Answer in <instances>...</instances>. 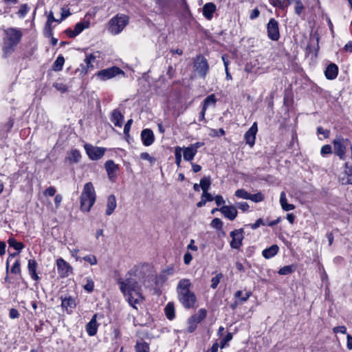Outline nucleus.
<instances>
[{
    "instance_id": "72a5a7b5",
    "label": "nucleus",
    "mask_w": 352,
    "mask_h": 352,
    "mask_svg": "<svg viewBox=\"0 0 352 352\" xmlns=\"http://www.w3.org/2000/svg\"><path fill=\"white\" fill-rule=\"evenodd\" d=\"M296 270V267L293 265H285L283 267H281L278 273L280 274V275H288V274H290L292 273H293Z\"/></svg>"
},
{
    "instance_id": "7ed1b4c3",
    "label": "nucleus",
    "mask_w": 352,
    "mask_h": 352,
    "mask_svg": "<svg viewBox=\"0 0 352 352\" xmlns=\"http://www.w3.org/2000/svg\"><path fill=\"white\" fill-rule=\"evenodd\" d=\"M96 195L91 182H87L84 185L80 197V210L84 212L90 211L96 202Z\"/></svg>"
},
{
    "instance_id": "f03ea898",
    "label": "nucleus",
    "mask_w": 352,
    "mask_h": 352,
    "mask_svg": "<svg viewBox=\"0 0 352 352\" xmlns=\"http://www.w3.org/2000/svg\"><path fill=\"white\" fill-rule=\"evenodd\" d=\"M191 285L189 279L184 278L179 281L177 287L179 301L186 309L193 308L197 301L195 293L190 289Z\"/></svg>"
},
{
    "instance_id": "58836bf2",
    "label": "nucleus",
    "mask_w": 352,
    "mask_h": 352,
    "mask_svg": "<svg viewBox=\"0 0 352 352\" xmlns=\"http://www.w3.org/2000/svg\"><path fill=\"white\" fill-rule=\"evenodd\" d=\"M152 271V267L150 265L148 264H142V265H138L137 267V270H135V273H146L147 272H151Z\"/></svg>"
},
{
    "instance_id": "09e8293b",
    "label": "nucleus",
    "mask_w": 352,
    "mask_h": 352,
    "mask_svg": "<svg viewBox=\"0 0 352 352\" xmlns=\"http://www.w3.org/2000/svg\"><path fill=\"white\" fill-rule=\"evenodd\" d=\"M216 103V99L214 95L211 94L207 96L204 101V106L207 108L210 104H214Z\"/></svg>"
},
{
    "instance_id": "b1692460",
    "label": "nucleus",
    "mask_w": 352,
    "mask_h": 352,
    "mask_svg": "<svg viewBox=\"0 0 352 352\" xmlns=\"http://www.w3.org/2000/svg\"><path fill=\"white\" fill-rule=\"evenodd\" d=\"M279 248L277 245H272L270 248L263 250L262 254L266 259L274 257L278 252Z\"/></svg>"
},
{
    "instance_id": "f3484780",
    "label": "nucleus",
    "mask_w": 352,
    "mask_h": 352,
    "mask_svg": "<svg viewBox=\"0 0 352 352\" xmlns=\"http://www.w3.org/2000/svg\"><path fill=\"white\" fill-rule=\"evenodd\" d=\"M61 307L65 309L67 313H72L76 307V301L71 296L63 298L61 296Z\"/></svg>"
},
{
    "instance_id": "9b49d317",
    "label": "nucleus",
    "mask_w": 352,
    "mask_h": 352,
    "mask_svg": "<svg viewBox=\"0 0 352 352\" xmlns=\"http://www.w3.org/2000/svg\"><path fill=\"white\" fill-rule=\"evenodd\" d=\"M84 148L89 157L92 160L100 159L104 154L105 148L85 144Z\"/></svg>"
},
{
    "instance_id": "f8f14e48",
    "label": "nucleus",
    "mask_w": 352,
    "mask_h": 352,
    "mask_svg": "<svg viewBox=\"0 0 352 352\" xmlns=\"http://www.w3.org/2000/svg\"><path fill=\"white\" fill-rule=\"evenodd\" d=\"M243 232L242 229H239L234 230L230 232V236L232 237L230 246L232 248L239 249L242 245V241L243 239Z\"/></svg>"
},
{
    "instance_id": "69168bd1",
    "label": "nucleus",
    "mask_w": 352,
    "mask_h": 352,
    "mask_svg": "<svg viewBox=\"0 0 352 352\" xmlns=\"http://www.w3.org/2000/svg\"><path fill=\"white\" fill-rule=\"evenodd\" d=\"M261 225H265L263 220L262 219H258L254 223L249 224L248 226L253 230H255L260 227Z\"/></svg>"
},
{
    "instance_id": "052dcab7",
    "label": "nucleus",
    "mask_w": 352,
    "mask_h": 352,
    "mask_svg": "<svg viewBox=\"0 0 352 352\" xmlns=\"http://www.w3.org/2000/svg\"><path fill=\"white\" fill-rule=\"evenodd\" d=\"M317 132L318 134L322 135L324 138H327L330 134V131L329 130L324 129L321 126H318L317 128Z\"/></svg>"
},
{
    "instance_id": "c9c22d12",
    "label": "nucleus",
    "mask_w": 352,
    "mask_h": 352,
    "mask_svg": "<svg viewBox=\"0 0 352 352\" xmlns=\"http://www.w3.org/2000/svg\"><path fill=\"white\" fill-rule=\"evenodd\" d=\"M211 184L210 177H205L200 180V186L204 192L208 191Z\"/></svg>"
},
{
    "instance_id": "680f3d73",
    "label": "nucleus",
    "mask_w": 352,
    "mask_h": 352,
    "mask_svg": "<svg viewBox=\"0 0 352 352\" xmlns=\"http://www.w3.org/2000/svg\"><path fill=\"white\" fill-rule=\"evenodd\" d=\"M133 123V120L132 119H130L127 121V122L126 123V124L124 125V133L125 135L126 136H129V131H130V129H131V124Z\"/></svg>"
},
{
    "instance_id": "e433bc0d",
    "label": "nucleus",
    "mask_w": 352,
    "mask_h": 352,
    "mask_svg": "<svg viewBox=\"0 0 352 352\" xmlns=\"http://www.w3.org/2000/svg\"><path fill=\"white\" fill-rule=\"evenodd\" d=\"M85 290L87 292L91 293L94 291V283L93 280L88 277L86 278V283L83 286Z\"/></svg>"
},
{
    "instance_id": "4c0bfd02",
    "label": "nucleus",
    "mask_w": 352,
    "mask_h": 352,
    "mask_svg": "<svg viewBox=\"0 0 352 352\" xmlns=\"http://www.w3.org/2000/svg\"><path fill=\"white\" fill-rule=\"evenodd\" d=\"M234 195L238 198H241L243 199H249V198H250V193L248 192L244 189H238L235 192Z\"/></svg>"
},
{
    "instance_id": "c756f323",
    "label": "nucleus",
    "mask_w": 352,
    "mask_h": 352,
    "mask_svg": "<svg viewBox=\"0 0 352 352\" xmlns=\"http://www.w3.org/2000/svg\"><path fill=\"white\" fill-rule=\"evenodd\" d=\"M345 168L346 178H343L342 180H345V184H352V166H349L348 163H345Z\"/></svg>"
},
{
    "instance_id": "6ab92c4d",
    "label": "nucleus",
    "mask_w": 352,
    "mask_h": 352,
    "mask_svg": "<svg viewBox=\"0 0 352 352\" xmlns=\"http://www.w3.org/2000/svg\"><path fill=\"white\" fill-rule=\"evenodd\" d=\"M338 74V67L334 63H331L327 66L325 69L324 74L327 79L333 80L335 79Z\"/></svg>"
},
{
    "instance_id": "aec40b11",
    "label": "nucleus",
    "mask_w": 352,
    "mask_h": 352,
    "mask_svg": "<svg viewBox=\"0 0 352 352\" xmlns=\"http://www.w3.org/2000/svg\"><path fill=\"white\" fill-rule=\"evenodd\" d=\"M106 206L107 208L105 214L109 216L113 212L117 206L116 198L115 195H111L107 197Z\"/></svg>"
},
{
    "instance_id": "774afa93",
    "label": "nucleus",
    "mask_w": 352,
    "mask_h": 352,
    "mask_svg": "<svg viewBox=\"0 0 352 352\" xmlns=\"http://www.w3.org/2000/svg\"><path fill=\"white\" fill-rule=\"evenodd\" d=\"M44 34L46 37H50L52 36V25H47V24H45L44 28Z\"/></svg>"
},
{
    "instance_id": "412c9836",
    "label": "nucleus",
    "mask_w": 352,
    "mask_h": 352,
    "mask_svg": "<svg viewBox=\"0 0 352 352\" xmlns=\"http://www.w3.org/2000/svg\"><path fill=\"white\" fill-rule=\"evenodd\" d=\"M216 10V6L213 3H207L203 7V15L208 20H210Z\"/></svg>"
},
{
    "instance_id": "cd10ccee",
    "label": "nucleus",
    "mask_w": 352,
    "mask_h": 352,
    "mask_svg": "<svg viewBox=\"0 0 352 352\" xmlns=\"http://www.w3.org/2000/svg\"><path fill=\"white\" fill-rule=\"evenodd\" d=\"M104 166L107 174L110 177H111V175L113 174L118 169V166L114 163L113 160H108L106 162Z\"/></svg>"
},
{
    "instance_id": "79ce46f5",
    "label": "nucleus",
    "mask_w": 352,
    "mask_h": 352,
    "mask_svg": "<svg viewBox=\"0 0 352 352\" xmlns=\"http://www.w3.org/2000/svg\"><path fill=\"white\" fill-rule=\"evenodd\" d=\"M223 221L219 218H214L210 223V226L218 230H221L223 228Z\"/></svg>"
},
{
    "instance_id": "4468645a",
    "label": "nucleus",
    "mask_w": 352,
    "mask_h": 352,
    "mask_svg": "<svg viewBox=\"0 0 352 352\" xmlns=\"http://www.w3.org/2000/svg\"><path fill=\"white\" fill-rule=\"evenodd\" d=\"M219 211L223 216L230 221H233L237 216L238 212L235 206H223Z\"/></svg>"
},
{
    "instance_id": "39448f33",
    "label": "nucleus",
    "mask_w": 352,
    "mask_h": 352,
    "mask_svg": "<svg viewBox=\"0 0 352 352\" xmlns=\"http://www.w3.org/2000/svg\"><path fill=\"white\" fill-rule=\"evenodd\" d=\"M333 145L335 155L338 156L340 160H344L346 159L347 148L351 149L352 157V144L349 139L344 138L341 135L336 136L333 141Z\"/></svg>"
},
{
    "instance_id": "393cba45",
    "label": "nucleus",
    "mask_w": 352,
    "mask_h": 352,
    "mask_svg": "<svg viewBox=\"0 0 352 352\" xmlns=\"http://www.w3.org/2000/svg\"><path fill=\"white\" fill-rule=\"evenodd\" d=\"M184 159L186 161H192L197 154L195 150H194L190 146L188 147H184L182 148Z\"/></svg>"
},
{
    "instance_id": "0e129e2a",
    "label": "nucleus",
    "mask_w": 352,
    "mask_h": 352,
    "mask_svg": "<svg viewBox=\"0 0 352 352\" xmlns=\"http://www.w3.org/2000/svg\"><path fill=\"white\" fill-rule=\"evenodd\" d=\"M225 135V131L223 129H219V130L217 129H212L210 135L212 136H223Z\"/></svg>"
},
{
    "instance_id": "ddd939ff",
    "label": "nucleus",
    "mask_w": 352,
    "mask_h": 352,
    "mask_svg": "<svg viewBox=\"0 0 352 352\" xmlns=\"http://www.w3.org/2000/svg\"><path fill=\"white\" fill-rule=\"evenodd\" d=\"M257 131V124L254 122L244 135L245 142L247 144L250 145V147H252L255 144L256 134Z\"/></svg>"
},
{
    "instance_id": "c03bdc74",
    "label": "nucleus",
    "mask_w": 352,
    "mask_h": 352,
    "mask_svg": "<svg viewBox=\"0 0 352 352\" xmlns=\"http://www.w3.org/2000/svg\"><path fill=\"white\" fill-rule=\"evenodd\" d=\"M269 3L274 7H278L281 10H284L287 5H285L283 0H269Z\"/></svg>"
},
{
    "instance_id": "a878e982",
    "label": "nucleus",
    "mask_w": 352,
    "mask_h": 352,
    "mask_svg": "<svg viewBox=\"0 0 352 352\" xmlns=\"http://www.w3.org/2000/svg\"><path fill=\"white\" fill-rule=\"evenodd\" d=\"M280 204L281 205L282 208L285 211H289V210H294L295 208V206L293 204H287L286 195H285V192H282L280 193Z\"/></svg>"
},
{
    "instance_id": "2f4dec72",
    "label": "nucleus",
    "mask_w": 352,
    "mask_h": 352,
    "mask_svg": "<svg viewBox=\"0 0 352 352\" xmlns=\"http://www.w3.org/2000/svg\"><path fill=\"white\" fill-rule=\"evenodd\" d=\"M8 243L10 247H12L19 252L21 251L24 248V245L21 242L16 241L14 238H10Z\"/></svg>"
},
{
    "instance_id": "bb28decb",
    "label": "nucleus",
    "mask_w": 352,
    "mask_h": 352,
    "mask_svg": "<svg viewBox=\"0 0 352 352\" xmlns=\"http://www.w3.org/2000/svg\"><path fill=\"white\" fill-rule=\"evenodd\" d=\"M251 294L252 293L250 292H246L243 293V291L239 290L235 292L234 298L238 299L240 301V302H244L248 300Z\"/></svg>"
},
{
    "instance_id": "423d86ee",
    "label": "nucleus",
    "mask_w": 352,
    "mask_h": 352,
    "mask_svg": "<svg viewBox=\"0 0 352 352\" xmlns=\"http://www.w3.org/2000/svg\"><path fill=\"white\" fill-rule=\"evenodd\" d=\"M6 32L7 38L4 43V50L6 53H10L14 50V47L20 42L22 32L16 28H8Z\"/></svg>"
},
{
    "instance_id": "6e6d98bb",
    "label": "nucleus",
    "mask_w": 352,
    "mask_h": 352,
    "mask_svg": "<svg viewBox=\"0 0 352 352\" xmlns=\"http://www.w3.org/2000/svg\"><path fill=\"white\" fill-rule=\"evenodd\" d=\"M232 339L231 333H228L227 335L221 340V348H224L226 344Z\"/></svg>"
},
{
    "instance_id": "f704fd0d",
    "label": "nucleus",
    "mask_w": 352,
    "mask_h": 352,
    "mask_svg": "<svg viewBox=\"0 0 352 352\" xmlns=\"http://www.w3.org/2000/svg\"><path fill=\"white\" fill-rule=\"evenodd\" d=\"M65 63L64 57L58 56L53 64V68L55 71H60Z\"/></svg>"
},
{
    "instance_id": "49530a36",
    "label": "nucleus",
    "mask_w": 352,
    "mask_h": 352,
    "mask_svg": "<svg viewBox=\"0 0 352 352\" xmlns=\"http://www.w3.org/2000/svg\"><path fill=\"white\" fill-rule=\"evenodd\" d=\"M30 10V8L28 4L25 3L21 6L20 9L19 10L17 14L20 18H23L26 15V14Z\"/></svg>"
},
{
    "instance_id": "473e14b6",
    "label": "nucleus",
    "mask_w": 352,
    "mask_h": 352,
    "mask_svg": "<svg viewBox=\"0 0 352 352\" xmlns=\"http://www.w3.org/2000/svg\"><path fill=\"white\" fill-rule=\"evenodd\" d=\"M166 317L169 320H172L175 318V309L172 303H168L164 309Z\"/></svg>"
},
{
    "instance_id": "603ef678",
    "label": "nucleus",
    "mask_w": 352,
    "mask_h": 352,
    "mask_svg": "<svg viewBox=\"0 0 352 352\" xmlns=\"http://www.w3.org/2000/svg\"><path fill=\"white\" fill-rule=\"evenodd\" d=\"M37 267V263L35 260L30 259L28 261V268L29 272H36Z\"/></svg>"
},
{
    "instance_id": "8fccbe9b",
    "label": "nucleus",
    "mask_w": 352,
    "mask_h": 352,
    "mask_svg": "<svg viewBox=\"0 0 352 352\" xmlns=\"http://www.w3.org/2000/svg\"><path fill=\"white\" fill-rule=\"evenodd\" d=\"M250 200L258 203L262 201L264 199V196L261 192H258L254 195L250 194Z\"/></svg>"
},
{
    "instance_id": "5fc2aeb1",
    "label": "nucleus",
    "mask_w": 352,
    "mask_h": 352,
    "mask_svg": "<svg viewBox=\"0 0 352 352\" xmlns=\"http://www.w3.org/2000/svg\"><path fill=\"white\" fill-rule=\"evenodd\" d=\"M235 206H236V208H239L243 212L248 210L249 208V205L245 201L237 202V203H236Z\"/></svg>"
},
{
    "instance_id": "dca6fc26",
    "label": "nucleus",
    "mask_w": 352,
    "mask_h": 352,
    "mask_svg": "<svg viewBox=\"0 0 352 352\" xmlns=\"http://www.w3.org/2000/svg\"><path fill=\"white\" fill-rule=\"evenodd\" d=\"M97 316L96 314L93 316L91 320L86 325V331L89 336H94L97 333L98 324L97 323Z\"/></svg>"
},
{
    "instance_id": "1a4fd4ad",
    "label": "nucleus",
    "mask_w": 352,
    "mask_h": 352,
    "mask_svg": "<svg viewBox=\"0 0 352 352\" xmlns=\"http://www.w3.org/2000/svg\"><path fill=\"white\" fill-rule=\"evenodd\" d=\"M120 74H123V72L119 67L113 66L98 72L95 76L100 80L105 81L114 78Z\"/></svg>"
},
{
    "instance_id": "7c9ffc66",
    "label": "nucleus",
    "mask_w": 352,
    "mask_h": 352,
    "mask_svg": "<svg viewBox=\"0 0 352 352\" xmlns=\"http://www.w3.org/2000/svg\"><path fill=\"white\" fill-rule=\"evenodd\" d=\"M89 26V22L87 21L83 22H79L76 24L74 27V32L77 35L81 33L85 29L88 28Z\"/></svg>"
},
{
    "instance_id": "a19ab883",
    "label": "nucleus",
    "mask_w": 352,
    "mask_h": 352,
    "mask_svg": "<svg viewBox=\"0 0 352 352\" xmlns=\"http://www.w3.org/2000/svg\"><path fill=\"white\" fill-rule=\"evenodd\" d=\"M135 349L137 352H148L149 347L146 342H137Z\"/></svg>"
},
{
    "instance_id": "a211bd4d",
    "label": "nucleus",
    "mask_w": 352,
    "mask_h": 352,
    "mask_svg": "<svg viewBox=\"0 0 352 352\" xmlns=\"http://www.w3.org/2000/svg\"><path fill=\"white\" fill-rule=\"evenodd\" d=\"M56 265L58 273L61 276H67L70 270V266L63 258H59L56 260Z\"/></svg>"
},
{
    "instance_id": "9d476101",
    "label": "nucleus",
    "mask_w": 352,
    "mask_h": 352,
    "mask_svg": "<svg viewBox=\"0 0 352 352\" xmlns=\"http://www.w3.org/2000/svg\"><path fill=\"white\" fill-rule=\"evenodd\" d=\"M267 33L268 38L277 41L280 38L279 24L274 18H271L267 24Z\"/></svg>"
},
{
    "instance_id": "f257e3e1",
    "label": "nucleus",
    "mask_w": 352,
    "mask_h": 352,
    "mask_svg": "<svg viewBox=\"0 0 352 352\" xmlns=\"http://www.w3.org/2000/svg\"><path fill=\"white\" fill-rule=\"evenodd\" d=\"M127 276L124 280H120L118 284L129 305L136 309L135 305L140 303L144 298L137 280L132 277L131 273Z\"/></svg>"
},
{
    "instance_id": "a18cd8bd",
    "label": "nucleus",
    "mask_w": 352,
    "mask_h": 352,
    "mask_svg": "<svg viewBox=\"0 0 352 352\" xmlns=\"http://www.w3.org/2000/svg\"><path fill=\"white\" fill-rule=\"evenodd\" d=\"M223 278V274L219 273L211 279V287L216 289L220 283L221 279Z\"/></svg>"
},
{
    "instance_id": "2eb2a0df",
    "label": "nucleus",
    "mask_w": 352,
    "mask_h": 352,
    "mask_svg": "<svg viewBox=\"0 0 352 352\" xmlns=\"http://www.w3.org/2000/svg\"><path fill=\"white\" fill-rule=\"evenodd\" d=\"M141 139L144 146H151L155 140L153 131L149 129H143L141 132Z\"/></svg>"
},
{
    "instance_id": "6e6552de",
    "label": "nucleus",
    "mask_w": 352,
    "mask_h": 352,
    "mask_svg": "<svg viewBox=\"0 0 352 352\" xmlns=\"http://www.w3.org/2000/svg\"><path fill=\"white\" fill-rule=\"evenodd\" d=\"M207 316V311L204 308L199 309V311L188 320V329L189 333L195 331L197 324L200 323Z\"/></svg>"
},
{
    "instance_id": "864d4df0",
    "label": "nucleus",
    "mask_w": 352,
    "mask_h": 352,
    "mask_svg": "<svg viewBox=\"0 0 352 352\" xmlns=\"http://www.w3.org/2000/svg\"><path fill=\"white\" fill-rule=\"evenodd\" d=\"M83 259L88 262L90 265H96L97 264V258L94 255H87V256H85Z\"/></svg>"
},
{
    "instance_id": "c85d7f7f",
    "label": "nucleus",
    "mask_w": 352,
    "mask_h": 352,
    "mask_svg": "<svg viewBox=\"0 0 352 352\" xmlns=\"http://www.w3.org/2000/svg\"><path fill=\"white\" fill-rule=\"evenodd\" d=\"M81 157L80 153L77 149H72L68 157V160L72 163H78Z\"/></svg>"
},
{
    "instance_id": "37998d69",
    "label": "nucleus",
    "mask_w": 352,
    "mask_h": 352,
    "mask_svg": "<svg viewBox=\"0 0 352 352\" xmlns=\"http://www.w3.org/2000/svg\"><path fill=\"white\" fill-rule=\"evenodd\" d=\"M53 87L60 93H65L68 91L67 86L63 82H56L53 84Z\"/></svg>"
},
{
    "instance_id": "5701e85b",
    "label": "nucleus",
    "mask_w": 352,
    "mask_h": 352,
    "mask_svg": "<svg viewBox=\"0 0 352 352\" xmlns=\"http://www.w3.org/2000/svg\"><path fill=\"white\" fill-rule=\"evenodd\" d=\"M95 56L93 54H89L86 56L85 59V65L82 64L80 67H82L81 73L87 74L90 69L94 68L91 62L95 60Z\"/></svg>"
},
{
    "instance_id": "13d9d810",
    "label": "nucleus",
    "mask_w": 352,
    "mask_h": 352,
    "mask_svg": "<svg viewBox=\"0 0 352 352\" xmlns=\"http://www.w3.org/2000/svg\"><path fill=\"white\" fill-rule=\"evenodd\" d=\"M56 190L53 186H50L43 192L45 196L53 197L55 195Z\"/></svg>"
},
{
    "instance_id": "0eeeda50",
    "label": "nucleus",
    "mask_w": 352,
    "mask_h": 352,
    "mask_svg": "<svg viewBox=\"0 0 352 352\" xmlns=\"http://www.w3.org/2000/svg\"><path fill=\"white\" fill-rule=\"evenodd\" d=\"M209 71V65L203 56H197L194 61V72L199 77L205 78Z\"/></svg>"
},
{
    "instance_id": "de8ad7c7",
    "label": "nucleus",
    "mask_w": 352,
    "mask_h": 352,
    "mask_svg": "<svg viewBox=\"0 0 352 352\" xmlns=\"http://www.w3.org/2000/svg\"><path fill=\"white\" fill-rule=\"evenodd\" d=\"M295 3H296V6H295V13L300 16L302 13V12L303 11V10L305 9V7L301 1V0H295Z\"/></svg>"
},
{
    "instance_id": "3c124183",
    "label": "nucleus",
    "mask_w": 352,
    "mask_h": 352,
    "mask_svg": "<svg viewBox=\"0 0 352 352\" xmlns=\"http://www.w3.org/2000/svg\"><path fill=\"white\" fill-rule=\"evenodd\" d=\"M141 159L148 161L151 164L155 162L156 160L153 157H151L148 153L144 152L140 154Z\"/></svg>"
},
{
    "instance_id": "4be33fe9",
    "label": "nucleus",
    "mask_w": 352,
    "mask_h": 352,
    "mask_svg": "<svg viewBox=\"0 0 352 352\" xmlns=\"http://www.w3.org/2000/svg\"><path fill=\"white\" fill-rule=\"evenodd\" d=\"M110 119L115 126L121 127L124 116L119 110L115 109L113 111Z\"/></svg>"
},
{
    "instance_id": "4d7b16f0",
    "label": "nucleus",
    "mask_w": 352,
    "mask_h": 352,
    "mask_svg": "<svg viewBox=\"0 0 352 352\" xmlns=\"http://www.w3.org/2000/svg\"><path fill=\"white\" fill-rule=\"evenodd\" d=\"M11 272L12 274H18L21 272V268H20V263L19 261L16 260L13 266L11 268Z\"/></svg>"
},
{
    "instance_id": "e2e57ef3",
    "label": "nucleus",
    "mask_w": 352,
    "mask_h": 352,
    "mask_svg": "<svg viewBox=\"0 0 352 352\" xmlns=\"http://www.w3.org/2000/svg\"><path fill=\"white\" fill-rule=\"evenodd\" d=\"M333 331L335 333H340L342 334H345L346 333V328L345 326H338V327H335L333 329Z\"/></svg>"
},
{
    "instance_id": "20e7f679",
    "label": "nucleus",
    "mask_w": 352,
    "mask_h": 352,
    "mask_svg": "<svg viewBox=\"0 0 352 352\" xmlns=\"http://www.w3.org/2000/svg\"><path fill=\"white\" fill-rule=\"evenodd\" d=\"M129 23V17L123 14H118L110 19L107 30L113 34H120Z\"/></svg>"
},
{
    "instance_id": "338daca9",
    "label": "nucleus",
    "mask_w": 352,
    "mask_h": 352,
    "mask_svg": "<svg viewBox=\"0 0 352 352\" xmlns=\"http://www.w3.org/2000/svg\"><path fill=\"white\" fill-rule=\"evenodd\" d=\"M9 316L12 319H16L19 317V313L17 309L14 308H12L9 311Z\"/></svg>"
},
{
    "instance_id": "ea45409f",
    "label": "nucleus",
    "mask_w": 352,
    "mask_h": 352,
    "mask_svg": "<svg viewBox=\"0 0 352 352\" xmlns=\"http://www.w3.org/2000/svg\"><path fill=\"white\" fill-rule=\"evenodd\" d=\"M182 148L179 146H176L175 148V163L177 166H179L182 162Z\"/></svg>"
},
{
    "instance_id": "bf43d9fd",
    "label": "nucleus",
    "mask_w": 352,
    "mask_h": 352,
    "mask_svg": "<svg viewBox=\"0 0 352 352\" xmlns=\"http://www.w3.org/2000/svg\"><path fill=\"white\" fill-rule=\"evenodd\" d=\"M320 153L322 155L331 154L332 153V148L329 144L324 145L321 148Z\"/></svg>"
}]
</instances>
